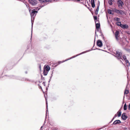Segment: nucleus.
<instances>
[{"label":"nucleus","mask_w":130,"mask_h":130,"mask_svg":"<svg viewBox=\"0 0 130 130\" xmlns=\"http://www.w3.org/2000/svg\"><path fill=\"white\" fill-rule=\"evenodd\" d=\"M29 10L30 12L31 18V20L32 23V31L31 38L30 39V40H31V38L32 37V25L33 23V21H34V17L36 16L37 13H38V12L37 11H36L35 10V9H34L32 10L31 12H30L31 9H29Z\"/></svg>","instance_id":"obj_1"},{"label":"nucleus","mask_w":130,"mask_h":130,"mask_svg":"<svg viewBox=\"0 0 130 130\" xmlns=\"http://www.w3.org/2000/svg\"><path fill=\"white\" fill-rule=\"evenodd\" d=\"M93 50V49L92 48L91 49V50H87V51H84V52H83L81 53H80V54H77V55H75V56H73L72 57H71L70 58H69V59H66V60H64V61H59L58 62V64H60V63H62V62H65L66 61L69 60H70V59H72L73 58H75L76 57H77V56H78V55H80L82 54H84V53H85L87 52H89L90 51H91L92 50Z\"/></svg>","instance_id":"obj_2"},{"label":"nucleus","mask_w":130,"mask_h":130,"mask_svg":"<svg viewBox=\"0 0 130 130\" xmlns=\"http://www.w3.org/2000/svg\"><path fill=\"white\" fill-rule=\"evenodd\" d=\"M122 53L119 51H117L116 53L115 56L117 57L118 59H122Z\"/></svg>","instance_id":"obj_3"},{"label":"nucleus","mask_w":130,"mask_h":130,"mask_svg":"<svg viewBox=\"0 0 130 130\" xmlns=\"http://www.w3.org/2000/svg\"><path fill=\"white\" fill-rule=\"evenodd\" d=\"M28 1L32 6L35 5L37 4V2L36 0H28Z\"/></svg>","instance_id":"obj_4"},{"label":"nucleus","mask_w":130,"mask_h":130,"mask_svg":"<svg viewBox=\"0 0 130 130\" xmlns=\"http://www.w3.org/2000/svg\"><path fill=\"white\" fill-rule=\"evenodd\" d=\"M97 45L98 46L101 47L103 46V43L101 40H98L97 41Z\"/></svg>","instance_id":"obj_5"},{"label":"nucleus","mask_w":130,"mask_h":130,"mask_svg":"<svg viewBox=\"0 0 130 130\" xmlns=\"http://www.w3.org/2000/svg\"><path fill=\"white\" fill-rule=\"evenodd\" d=\"M117 3L119 7H122V6L124 4L123 3L121 0H119L117 2Z\"/></svg>","instance_id":"obj_6"},{"label":"nucleus","mask_w":130,"mask_h":130,"mask_svg":"<svg viewBox=\"0 0 130 130\" xmlns=\"http://www.w3.org/2000/svg\"><path fill=\"white\" fill-rule=\"evenodd\" d=\"M115 11L118 14H123L124 13V12L122 10H119L117 9H116Z\"/></svg>","instance_id":"obj_7"},{"label":"nucleus","mask_w":130,"mask_h":130,"mask_svg":"<svg viewBox=\"0 0 130 130\" xmlns=\"http://www.w3.org/2000/svg\"><path fill=\"white\" fill-rule=\"evenodd\" d=\"M122 118L124 120H125L127 118V116L125 115V113H123L122 116Z\"/></svg>","instance_id":"obj_8"},{"label":"nucleus","mask_w":130,"mask_h":130,"mask_svg":"<svg viewBox=\"0 0 130 130\" xmlns=\"http://www.w3.org/2000/svg\"><path fill=\"white\" fill-rule=\"evenodd\" d=\"M100 6V3L98 4L97 7L96 9V11L95 12V14L97 15L98 13V12L99 9V7Z\"/></svg>","instance_id":"obj_9"},{"label":"nucleus","mask_w":130,"mask_h":130,"mask_svg":"<svg viewBox=\"0 0 130 130\" xmlns=\"http://www.w3.org/2000/svg\"><path fill=\"white\" fill-rule=\"evenodd\" d=\"M121 122L119 120H117L115 121L113 123V124L114 125H117L118 124L121 123Z\"/></svg>","instance_id":"obj_10"},{"label":"nucleus","mask_w":130,"mask_h":130,"mask_svg":"<svg viewBox=\"0 0 130 130\" xmlns=\"http://www.w3.org/2000/svg\"><path fill=\"white\" fill-rule=\"evenodd\" d=\"M44 68H45V70L48 71L50 69V68L49 66L48 65H45L44 67Z\"/></svg>","instance_id":"obj_11"},{"label":"nucleus","mask_w":130,"mask_h":130,"mask_svg":"<svg viewBox=\"0 0 130 130\" xmlns=\"http://www.w3.org/2000/svg\"><path fill=\"white\" fill-rule=\"evenodd\" d=\"M100 23H96V30L97 31H99L100 30Z\"/></svg>","instance_id":"obj_12"},{"label":"nucleus","mask_w":130,"mask_h":130,"mask_svg":"<svg viewBox=\"0 0 130 130\" xmlns=\"http://www.w3.org/2000/svg\"><path fill=\"white\" fill-rule=\"evenodd\" d=\"M121 27L123 29H127L128 28V25L126 24L124 25L122 24Z\"/></svg>","instance_id":"obj_13"},{"label":"nucleus","mask_w":130,"mask_h":130,"mask_svg":"<svg viewBox=\"0 0 130 130\" xmlns=\"http://www.w3.org/2000/svg\"><path fill=\"white\" fill-rule=\"evenodd\" d=\"M91 3L92 5V7L93 8H94L95 7L94 0H91Z\"/></svg>","instance_id":"obj_14"},{"label":"nucleus","mask_w":130,"mask_h":130,"mask_svg":"<svg viewBox=\"0 0 130 130\" xmlns=\"http://www.w3.org/2000/svg\"><path fill=\"white\" fill-rule=\"evenodd\" d=\"M119 32L118 31H116L115 32V37H116V40H118V36L119 35Z\"/></svg>","instance_id":"obj_15"},{"label":"nucleus","mask_w":130,"mask_h":130,"mask_svg":"<svg viewBox=\"0 0 130 130\" xmlns=\"http://www.w3.org/2000/svg\"><path fill=\"white\" fill-rule=\"evenodd\" d=\"M47 102L46 100V116H47V112L48 113V105H47Z\"/></svg>","instance_id":"obj_16"},{"label":"nucleus","mask_w":130,"mask_h":130,"mask_svg":"<svg viewBox=\"0 0 130 130\" xmlns=\"http://www.w3.org/2000/svg\"><path fill=\"white\" fill-rule=\"evenodd\" d=\"M108 13L111 14H113V13L112 10L110 9H108Z\"/></svg>","instance_id":"obj_17"},{"label":"nucleus","mask_w":130,"mask_h":130,"mask_svg":"<svg viewBox=\"0 0 130 130\" xmlns=\"http://www.w3.org/2000/svg\"><path fill=\"white\" fill-rule=\"evenodd\" d=\"M48 71L45 70V68H44V71L43 72V73L44 75H46L48 73Z\"/></svg>","instance_id":"obj_18"},{"label":"nucleus","mask_w":130,"mask_h":130,"mask_svg":"<svg viewBox=\"0 0 130 130\" xmlns=\"http://www.w3.org/2000/svg\"><path fill=\"white\" fill-rule=\"evenodd\" d=\"M117 25L120 26L121 27L122 24H121V22H119L117 23Z\"/></svg>","instance_id":"obj_19"},{"label":"nucleus","mask_w":130,"mask_h":130,"mask_svg":"<svg viewBox=\"0 0 130 130\" xmlns=\"http://www.w3.org/2000/svg\"><path fill=\"white\" fill-rule=\"evenodd\" d=\"M123 108H124V110H126L127 109V106H126V103H125L124 104V106Z\"/></svg>","instance_id":"obj_20"},{"label":"nucleus","mask_w":130,"mask_h":130,"mask_svg":"<svg viewBox=\"0 0 130 130\" xmlns=\"http://www.w3.org/2000/svg\"><path fill=\"white\" fill-rule=\"evenodd\" d=\"M118 117H120V116L121 114V111H119L118 112Z\"/></svg>","instance_id":"obj_21"},{"label":"nucleus","mask_w":130,"mask_h":130,"mask_svg":"<svg viewBox=\"0 0 130 130\" xmlns=\"http://www.w3.org/2000/svg\"><path fill=\"white\" fill-rule=\"evenodd\" d=\"M94 19L95 20V23H96V21H97V16H94Z\"/></svg>","instance_id":"obj_22"},{"label":"nucleus","mask_w":130,"mask_h":130,"mask_svg":"<svg viewBox=\"0 0 130 130\" xmlns=\"http://www.w3.org/2000/svg\"><path fill=\"white\" fill-rule=\"evenodd\" d=\"M129 93V91L128 90H126L124 92V94H127Z\"/></svg>","instance_id":"obj_23"},{"label":"nucleus","mask_w":130,"mask_h":130,"mask_svg":"<svg viewBox=\"0 0 130 130\" xmlns=\"http://www.w3.org/2000/svg\"><path fill=\"white\" fill-rule=\"evenodd\" d=\"M43 6L42 7H37L36 8V9L37 10H39L42 7H43Z\"/></svg>","instance_id":"obj_24"},{"label":"nucleus","mask_w":130,"mask_h":130,"mask_svg":"<svg viewBox=\"0 0 130 130\" xmlns=\"http://www.w3.org/2000/svg\"><path fill=\"white\" fill-rule=\"evenodd\" d=\"M112 1H108V3L110 5H112Z\"/></svg>","instance_id":"obj_25"},{"label":"nucleus","mask_w":130,"mask_h":130,"mask_svg":"<svg viewBox=\"0 0 130 130\" xmlns=\"http://www.w3.org/2000/svg\"><path fill=\"white\" fill-rule=\"evenodd\" d=\"M122 58H123V59L125 60L126 59V56L125 55H123V56Z\"/></svg>","instance_id":"obj_26"},{"label":"nucleus","mask_w":130,"mask_h":130,"mask_svg":"<svg viewBox=\"0 0 130 130\" xmlns=\"http://www.w3.org/2000/svg\"><path fill=\"white\" fill-rule=\"evenodd\" d=\"M51 0H44V3L48 2H51Z\"/></svg>","instance_id":"obj_27"},{"label":"nucleus","mask_w":130,"mask_h":130,"mask_svg":"<svg viewBox=\"0 0 130 130\" xmlns=\"http://www.w3.org/2000/svg\"><path fill=\"white\" fill-rule=\"evenodd\" d=\"M115 20H116V21H120V19L119 18H116Z\"/></svg>","instance_id":"obj_28"},{"label":"nucleus","mask_w":130,"mask_h":130,"mask_svg":"<svg viewBox=\"0 0 130 130\" xmlns=\"http://www.w3.org/2000/svg\"><path fill=\"white\" fill-rule=\"evenodd\" d=\"M125 61L126 64H127V63H128V64H129V63L128 62V61L127 59H126Z\"/></svg>","instance_id":"obj_29"},{"label":"nucleus","mask_w":130,"mask_h":130,"mask_svg":"<svg viewBox=\"0 0 130 130\" xmlns=\"http://www.w3.org/2000/svg\"><path fill=\"white\" fill-rule=\"evenodd\" d=\"M80 0H73V1L74 2H76V1L77 2H79Z\"/></svg>","instance_id":"obj_30"},{"label":"nucleus","mask_w":130,"mask_h":130,"mask_svg":"<svg viewBox=\"0 0 130 130\" xmlns=\"http://www.w3.org/2000/svg\"><path fill=\"white\" fill-rule=\"evenodd\" d=\"M40 1L41 3H42L43 2L44 3V0H41Z\"/></svg>","instance_id":"obj_31"},{"label":"nucleus","mask_w":130,"mask_h":130,"mask_svg":"<svg viewBox=\"0 0 130 130\" xmlns=\"http://www.w3.org/2000/svg\"><path fill=\"white\" fill-rule=\"evenodd\" d=\"M128 109L129 110H130V104L128 105Z\"/></svg>","instance_id":"obj_32"},{"label":"nucleus","mask_w":130,"mask_h":130,"mask_svg":"<svg viewBox=\"0 0 130 130\" xmlns=\"http://www.w3.org/2000/svg\"><path fill=\"white\" fill-rule=\"evenodd\" d=\"M96 35L97 36V35H96V31L95 32V36Z\"/></svg>","instance_id":"obj_33"},{"label":"nucleus","mask_w":130,"mask_h":130,"mask_svg":"<svg viewBox=\"0 0 130 130\" xmlns=\"http://www.w3.org/2000/svg\"><path fill=\"white\" fill-rule=\"evenodd\" d=\"M116 117V114L115 115V116L114 117V118L115 117Z\"/></svg>","instance_id":"obj_34"},{"label":"nucleus","mask_w":130,"mask_h":130,"mask_svg":"<svg viewBox=\"0 0 130 130\" xmlns=\"http://www.w3.org/2000/svg\"><path fill=\"white\" fill-rule=\"evenodd\" d=\"M110 1H114V0H110Z\"/></svg>","instance_id":"obj_35"},{"label":"nucleus","mask_w":130,"mask_h":130,"mask_svg":"<svg viewBox=\"0 0 130 130\" xmlns=\"http://www.w3.org/2000/svg\"><path fill=\"white\" fill-rule=\"evenodd\" d=\"M42 127H43V126H42L40 128H41V129L42 128Z\"/></svg>","instance_id":"obj_36"},{"label":"nucleus","mask_w":130,"mask_h":130,"mask_svg":"<svg viewBox=\"0 0 130 130\" xmlns=\"http://www.w3.org/2000/svg\"><path fill=\"white\" fill-rule=\"evenodd\" d=\"M52 77V76L51 77H50V80H51V77Z\"/></svg>","instance_id":"obj_37"},{"label":"nucleus","mask_w":130,"mask_h":130,"mask_svg":"<svg viewBox=\"0 0 130 130\" xmlns=\"http://www.w3.org/2000/svg\"><path fill=\"white\" fill-rule=\"evenodd\" d=\"M41 66L40 65V66H39V67H40V68H41Z\"/></svg>","instance_id":"obj_38"},{"label":"nucleus","mask_w":130,"mask_h":130,"mask_svg":"<svg viewBox=\"0 0 130 130\" xmlns=\"http://www.w3.org/2000/svg\"><path fill=\"white\" fill-rule=\"evenodd\" d=\"M52 130H55V129H53Z\"/></svg>","instance_id":"obj_39"},{"label":"nucleus","mask_w":130,"mask_h":130,"mask_svg":"<svg viewBox=\"0 0 130 130\" xmlns=\"http://www.w3.org/2000/svg\"><path fill=\"white\" fill-rule=\"evenodd\" d=\"M26 6L27 7V5H26Z\"/></svg>","instance_id":"obj_40"},{"label":"nucleus","mask_w":130,"mask_h":130,"mask_svg":"<svg viewBox=\"0 0 130 130\" xmlns=\"http://www.w3.org/2000/svg\"><path fill=\"white\" fill-rule=\"evenodd\" d=\"M114 118H113V119H112V120H113L114 119Z\"/></svg>","instance_id":"obj_41"}]
</instances>
